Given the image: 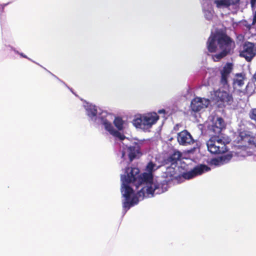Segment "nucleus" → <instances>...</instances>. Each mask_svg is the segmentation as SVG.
I'll return each instance as SVG.
<instances>
[{
  "label": "nucleus",
  "mask_w": 256,
  "mask_h": 256,
  "mask_svg": "<svg viewBox=\"0 0 256 256\" xmlns=\"http://www.w3.org/2000/svg\"><path fill=\"white\" fill-rule=\"evenodd\" d=\"M20 55H21L22 57L25 58H26V56H25V55H24L23 54H22H22H20Z\"/></svg>",
  "instance_id": "obj_33"
},
{
  "label": "nucleus",
  "mask_w": 256,
  "mask_h": 256,
  "mask_svg": "<svg viewBox=\"0 0 256 256\" xmlns=\"http://www.w3.org/2000/svg\"><path fill=\"white\" fill-rule=\"evenodd\" d=\"M160 166H158L156 164L153 162L152 161L149 162L146 168V170L148 173L152 174L154 172L159 168Z\"/></svg>",
  "instance_id": "obj_21"
},
{
  "label": "nucleus",
  "mask_w": 256,
  "mask_h": 256,
  "mask_svg": "<svg viewBox=\"0 0 256 256\" xmlns=\"http://www.w3.org/2000/svg\"><path fill=\"white\" fill-rule=\"evenodd\" d=\"M226 124L224 119L221 117H218L216 120H214L212 124L210 127V132L214 133L213 136H218L221 134L222 131L226 128Z\"/></svg>",
  "instance_id": "obj_10"
},
{
  "label": "nucleus",
  "mask_w": 256,
  "mask_h": 256,
  "mask_svg": "<svg viewBox=\"0 0 256 256\" xmlns=\"http://www.w3.org/2000/svg\"><path fill=\"white\" fill-rule=\"evenodd\" d=\"M203 1H207L208 0H202Z\"/></svg>",
  "instance_id": "obj_36"
},
{
  "label": "nucleus",
  "mask_w": 256,
  "mask_h": 256,
  "mask_svg": "<svg viewBox=\"0 0 256 256\" xmlns=\"http://www.w3.org/2000/svg\"><path fill=\"white\" fill-rule=\"evenodd\" d=\"M232 70V63L228 62L223 67L222 70L220 71V84L224 88L228 86V78Z\"/></svg>",
  "instance_id": "obj_11"
},
{
  "label": "nucleus",
  "mask_w": 256,
  "mask_h": 256,
  "mask_svg": "<svg viewBox=\"0 0 256 256\" xmlns=\"http://www.w3.org/2000/svg\"><path fill=\"white\" fill-rule=\"evenodd\" d=\"M123 186L122 189L124 190H122V192L123 196L125 198V201L123 202L122 206L124 208L128 210L131 206L137 204L140 199H142L136 194L130 200L131 194L134 193V190L128 185L124 184Z\"/></svg>",
  "instance_id": "obj_5"
},
{
  "label": "nucleus",
  "mask_w": 256,
  "mask_h": 256,
  "mask_svg": "<svg viewBox=\"0 0 256 256\" xmlns=\"http://www.w3.org/2000/svg\"><path fill=\"white\" fill-rule=\"evenodd\" d=\"M126 176L124 175L122 177V188L123 184L128 185L130 183H133L136 186V190H138V179L140 176V170L136 168H128L126 170Z\"/></svg>",
  "instance_id": "obj_6"
},
{
  "label": "nucleus",
  "mask_w": 256,
  "mask_h": 256,
  "mask_svg": "<svg viewBox=\"0 0 256 256\" xmlns=\"http://www.w3.org/2000/svg\"><path fill=\"white\" fill-rule=\"evenodd\" d=\"M254 78L255 79V80H256V74L254 75Z\"/></svg>",
  "instance_id": "obj_34"
},
{
  "label": "nucleus",
  "mask_w": 256,
  "mask_h": 256,
  "mask_svg": "<svg viewBox=\"0 0 256 256\" xmlns=\"http://www.w3.org/2000/svg\"><path fill=\"white\" fill-rule=\"evenodd\" d=\"M124 152H122V156H124Z\"/></svg>",
  "instance_id": "obj_35"
},
{
  "label": "nucleus",
  "mask_w": 256,
  "mask_h": 256,
  "mask_svg": "<svg viewBox=\"0 0 256 256\" xmlns=\"http://www.w3.org/2000/svg\"><path fill=\"white\" fill-rule=\"evenodd\" d=\"M114 124L115 126L120 130L123 129L124 121L121 118L116 117L115 118Z\"/></svg>",
  "instance_id": "obj_22"
},
{
  "label": "nucleus",
  "mask_w": 256,
  "mask_h": 256,
  "mask_svg": "<svg viewBox=\"0 0 256 256\" xmlns=\"http://www.w3.org/2000/svg\"><path fill=\"white\" fill-rule=\"evenodd\" d=\"M168 189V180H164L160 183L154 182L152 186H143L137 192V194L143 200L146 194L147 196H149L150 195L153 196L154 193L160 194L166 191Z\"/></svg>",
  "instance_id": "obj_2"
},
{
  "label": "nucleus",
  "mask_w": 256,
  "mask_h": 256,
  "mask_svg": "<svg viewBox=\"0 0 256 256\" xmlns=\"http://www.w3.org/2000/svg\"><path fill=\"white\" fill-rule=\"evenodd\" d=\"M112 135L116 138H118L119 140H124L126 138V136L124 134H122L116 130H115Z\"/></svg>",
  "instance_id": "obj_27"
},
{
  "label": "nucleus",
  "mask_w": 256,
  "mask_h": 256,
  "mask_svg": "<svg viewBox=\"0 0 256 256\" xmlns=\"http://www.w3.org/2000/svg\"><path fill=\"white\" fill-rule=\"evenodd\" d=\"M210 104L208 99L195 98L191 102L190 108L194 112H198L202 109L207 108Z\"/></svg>",
  "instance_id": "obj_9"
},
{
  "label": "nucleus",
  "mask_w": 256,
  "mask_h": 256,
  "mask_svg": "<svg viewBox=\"0 0 256 256\" xmlns=\"http://www.w3.org/2000/svg\"><path fill=\"white\" fill-rule=\"evenodd\" d=\"M158 113L162 114V113H165V110L162 109L158 110Z\"/></svg>",
  "instance_id": "obj_32"
},
{
  "label": "nucleus",
  "mask_w": 256,
  "mask_h": 256,
  "mask_svg": "<svg viewBox=\"0 0 256 256\" xmlns=\"http://www.w3.org/2000/svg\"><path fill=\"white\" fill-rule=\"evenodd\" d=\"M255 55L254 44L249 42H245L240 51V56L244 58L246 61L250 62Z\"/></svg>",
  "instance_id": "obj_7"
},
{
  "label": "nucleus",
  "mask_w": 256,
  "mask_h": 256,
  "mask_svg": "<svg viewBox=\"0 0 256 256\" xmlns=\"http://www.w3.org/2000/svg\"><path fill=\"white\" fill-rule=\"evenodd\" d=\"M244 78L242 77L241 76L240 78L234 79L233 83L234 86H238L241 87L244 84Z\"/></svg>",
  "instance_id": "obj_26"
},
{
  "label": "nucleus",
  "mask_w": 256,
  "mask_h": 256,
  "mask_svg": "<svg viewBox=\"0 0 256 256\" xmlns=\"http://www.w3.org/2000/svg\"><path fill=\"white\" fill-rule=\"evenodd\" d=\"M241 24L242 25L246 28V30H250L252 28H254L256 26L252 24V23H249L246 20H242L241 21Z\"/></svg>",
  "instance_id": "obj_24"
},
{
  "label": "nucleus",
  "mask_w": 256,
  "mask_h": 256,
  "mask_svg": "<svg viewBox=\"0 0 256 256\" xmlns=\"http://www.w3.org/2000/svg\"><path fill=\"white\" fill-rule=\"evenodd\" d=\"M256 0H250V4L252 6L256 4Z\"/></svg>",
  "instance_id": "obj_31"
},
{
  "label": "nucleus",
  "mask_w": 256,
  "mask_h": 256,
  "mask_svg": "<svg viewBox=\"0 0 256 256\" xmlns=\"http://www.w3.org/2000/svg\"><path fill=\"white\" fill-rule=\"evenodd\" d=\"M128 155L130 162H132L136 158V154L139 152L135 146H130L128 148Z\"/></svg>",
  "instance_id": "obj_20"
},
{
  "label": "nucleus",
  "mask_w": 256,
  "mask_h": 256,
  "mask_svg": "<svg viewBox=\"0 0 256 256\" xmlns=\"http://www.w3.org/2000/svg\"><path fill=\"white\" fill-rule=\"evenodd\" d=\"M210 170V168L208 166L201 164L195 166L190 171L184 172L182 176L185 179L190 180Z\"/></svg>",
  "instance_id": "obj_8"
},
{
  "label": "nucleus",
  "mask_w": 256,
  "mask_h": 256,
  "mask_svg": "<svg viewBox=\"0 0 256 256\" xmlns=\"http://www.w3.org/2000/svg\"><path fill=\"white\" fill-rule=\"evenodd\" d=\"M216 96L218 102H226L228 104H231L233 102V98L232 94L224 90H216Z\"/></svg>",
  "instance_id": "obj_14"
},
{
  "label": "nucleus",
  "mask_w": 256,
  "mask_h": 256,
  "mask_svg": "<svg viewBox=\"0 0 256 256\" xmlns=\"http://www.w3.org/2000/svg\"><path fill=\"white\" fill-rule=\"evenodd\" d=\"M206 48L210 53L220 52L212 55L214 62H219L228 55L232 54L236 47L233 39L224 32L212 33L206 42Z\"/></svg>",
  "instance_id": "obj_1"
},
{
  "label": "nucleus",
  "mask_w": 256,
  "mask_h": 256,
  "mask_svg": "<svg viewBox=\"0 0 256 256\" xmlns=\"http://www.w3.org/2000/svg\"><path fill=\"white\" fill-rule=\"evenodd\" d=\"M208 150L212 154H219L226 151L224 142L218 136H212L206 142Z\"/></svg>",
  "instance_id": "obj_4"
},
{
  "label": "nucleus",
  "mask_w": 256,
  "mask_h": 256,
  "mask_svg": "<svg viewBox=\"0 0 256 256\" xmlns=\"http://www.w3.org/2000/svg\"><path fill=\"white\" fill-rule=\"evenodd\" d=\"M103 124L106 130H108L111 134H112L115 130L114 129L112 124L106 120H105L103 122Z\"/></svg>",
  "instance_id": "obj_23"
},
{
  "label": "nucleus",
  "mask_w": 256,
  "mask_h": 256,
  "mask_svg": "<svg viewBox=\"0 0 256 256\" xmlns=\"http://www.w3.org/2000/svg\"><path fill=\"white\" fill-rule=\"evenodd\" d=\"M177 140L178 143L182 146L190 145L194 142L192 135L186 130H184L178 133Z\"/></svg>",
  "instance_id": "obj_12"
},
{
  "label": "nucleus",
  "mask_w": 256,
  "mask_h": 256,
  "mask_svg": "<svg viewBox=\"0 0 256 256\" xmlns=\"http://www.w3.org/2000/svg\"><path fill=\"white\" fill-rule=\"evenodd\" d=\"M182 156V154L178 151H174V152L170 154L166 159L164 160L166 164H170L171 165L177 164Z\"/></svg>",
  "instance_id": "obj_16"
},
{
  "label": "nucleus",
  "mask_w": 256,
  "mask_h": 256,
  "mask_svg": "<svg viewBox=\"0 0 256 256\" xmlns=\"http://www.w3.org/2000/svg\"><path fill=\"white\" fill-rule=\"evenodd\" d=\"M240 0H218L216 4L218 8L222 6L228 7L231 5H235L239 2Z\"/></svg>",
  "instance_id": "obj_18"
},
{
  "label": "nucleus",
  "mask_w": 256,
  "mask_h": 256,
  "mask_svg": "<svg viewBox=\"0 0 256 256\" xmlns=\"http://www.w3.org/2000/svg\"><path fill=\"white\" fill-rule=\"evenodd\" d=\"M252 24H254L256 26V11L255 12L254 14V18L252 20Z\"/></svg>",
  "instance_id": "obj_30"
},
{
  "label": "nucleus",
  "mask_w": 256,
  "mask_h": 256,
  "mask_svg": "<svg viewBox=\"0 0 256 256\" xmlns=\"http://www.w3.org/2000/svg\"><path fill=\"white\" fill-rule=\"evenodd\" d=\"M97 114V110L95 108H90L88 110V115L90 117H94Z\"/></svg>",
  "instance_id": "obj_29"
},
{
  "label": "nucleus",
  "mask_w": 256,
  "mask_h": 256,
  "mask_svg": "<svg viewBox=\"0 0 256 256\" xmlns=\"http://www.w3.org/2000/svg\"><path fill=\"white\" fill-rule=\"evenodd\" d=\"M158 118L159 116L156 113H154L153 114H148L146 116H142L143 128H150L154 124L156 123Z\"/></svg>",
  "instance_id": "obj_15"
},
{
  "label": "nucleus",
  "mask_w": 256,
  "mask_h": 256,
  "mask_svg": "<svg viewBox=\"0 0 256 256\" xmlns=\"http://www.w3.org/2000/svg\"><path fill=\"white\" fill-rule=\"evenodd\" d=\"M168 189V180H164L160 183L154 182L152 186H143L137 192V194L143 200L146 194L147 196H149L150 195L153 196L154 193L160 194L166 191Z\"/></svg>",
  "instance_id": "obj_3"
},
{
  "label": "nucleus",
  "mask_w": 256,
  "mask_h": 256,
  "mask_svg": "<svg viewBox=\"0 0 256 256\" xmlns=\"http://www.w3.org/2000/svg\"><path fill=\"white\" fill-rule=\"evenodd\" d=\"M153 174L151 173L144 172L142 174H140L138 182H137L138 189L140 186H142V188L143 186H152L154 183L153 182Z\"/></svg>",
  "instance_id": "obj_13"
},
{
  "label": "nucleus",
  "mask_w": 256,
  "mask_h": 256,
  "mask_svg": "<svg viewBox=\"0 0 256 256\" xmlns=\"http://www.w3.org/2000/svg\"><path fill=\"white\" fill-rule=\"evenodd\" d=\"M166 177L168 179V180H173L176 179L178 175L176 172L174 168L170 166L167 168L165 172Z\"/></svg>",
  "instance_id": "obj_19"
},
{
  "label": "nucleus",
  "mask_w": 256,
  "mask_h": 256,
  "mask_svg": "<svg viewBox=\"0 0 256 256\" xmlns=\"http://www.w3.org/2000/svg\"><path fill=\"white\" fill-rule=\"evenodd\" d=\"M250 118L256 122V108H252L249 112Z\"/></svg>",
  "instance_id": "obj_28"
},
{
  "label": "nucleus",
  "mask_w": 256,
  "mask_h": 256,
  "mask_svg": "<svg viewBox=\"0 0 256 256\" xmlns=\"http://www.w3.org/2000/svg\"><path fill=\"white\" fill-rule=\"evenodd\" d=\"M142 116H141L140 118H137L133 120V124L136 128H143V120H142Z\"/></svg>",
  "instance_id": "obj_25"
},
{
  "label": "nucleus",
  "mask_w": 256,
  "mask_h": 256,
  "mask_svg": "<svg viewBox=\"0 0 256 256\" xmlns=\"http://www.w3.org/2000/svg\"><path fill=\"white\" fill-rule=\"evenodd\" d=\"M232 158V155L226 154L218 158H212L211 160V164L214 166H221L228 162Z\"/></svg>",
  "instance_id": "obj_17"
}]
</instances>
